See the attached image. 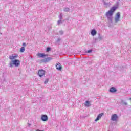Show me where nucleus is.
<instances>
[{
	"mask_svg": "<svg viewBox=\"0 0 131 131\" xmlns=\"http://www.w3.org/2000/svg\"><path fill=\"white\" fill-rule=\"evenodd\" d=\"M51 60H53V58L52 57H47L46 58H44L41 60V62L42 63H48V62H50V61H51Z\"/></svg>",
	"mask_w": 131,
	"mask_h": 131,
	"instance_id": "5",
	"label": "nucleus"
},
{
	"mask_svg": "<svg viewBox=\"0 0 131 131\" xmlns=\"http://www.w3.org/2000/svg\"><path fill=\"white\" fill-rule=\"evenodd\" d=\"M91 34L92 35V36H95L96 34H97V31L95 29H93L91 30Z\"/></svg>",
	"mask_w": 131,
	"mask_h": 131,
	"instance_id": "13",
	"label": "nucleus"
},
{
	"mask_svg": "<svg viewBox=\"0 0 131 131\" xmlns=\"http://www.w3.org/2000/svg\"><path fill=\"white\" fill-rule=\"evenodd\" d=\"M118 118V116H117V114H114L111 116V120L112 121H116Z\"/></svg>",
	"mask_w": 131,
	"mask_h": 131,
	"instance_id": "6",
	"label": "nucleus"
},
{
	"mask_svg": "<svg viewBox=\"0 0 131 131\" xmlns=\"http://www.w3.org/2000/svg\"><path fill=\"white\" fill-rule=\"evenodd\" d=\"M120 12H117L115 16V23H118L120 21Z\"/></svg>",
	"mask_w": 131,
	"mask_h": 131,
	"instance_id": "3",
	"label": "nucleus"
},
{
	"mask_svg": "<svg viewBox=\"0 0 131 131\" xmlns=\"http://www.w3.org/2000/svg\"><path fill=\"white\" fill-rule=\"evenodd\" d=\"M41 119L42 121H48L49 120V118L48 117V116L47 115H42Z\"/></svg>",
	"mask_w": 131,
	"mask_h": 131,
	"instance_id": "7",
	"label": "nucleus"
},
{
	"mask_svg": "<svg viewBox=\"0 0 131 131\" xmlns=\"http://www.w3.org/2000/svg\"><path fill=\"white\" fill-rule=\"evenodd\" d=\"M48 82H49V79H46L45 81H44V83L45 84H47V83H48Z\"/></svg>",
	"mask_w": 131,
	"mask_h": 131,
	"instance_id": "24",
	"label": "nucleus"
},
{
	"mask_svg": "<svg viewBox=\"0 0 131 131\" xmlns=\"http://www.w3.org/2000/svg\"><path fill=\"white\" fill-rule=\"evenodd\" d=\"M20 65H21V62L19 60L17 59L12 60L9 63L10 67H14V66H15V67H18V66H20Z\"/></svg>",
	"mask_w": 131,
	"mask_h": 131,
	"instance_id": "2",
	"label": "nucleus"
},
{
	"mask_svg": "<svg viewBox=\"0 0 131 131\" xmlns=\"http://www.w3.org/2000/svg\"><path fill=\"white\" fill-rule=\"evenodd\" d=\"M121 103L123 106H127V102H125L123 99L121 100Z\"/></svg>",
	"mask_w": 131,
	"mask_h": 131,
	"instance_id": "15",
	"label": "nucleus"
},
{
	"mask_svg": "<svg viewBox=\"0 0 131 131\" xmlns=\"http://www.w3.org/2000/svg\"><path fill=\"white\" fill-rule=\"evenodd\" d=\"M95 41H98V40L101 41L103 40V36L101 35L100 33L98 34V38L95 39Z\"/></svg>",
	"mask_w": 131,
	"mask_h": 131,
	"instance_id": "8",
	"label": "nucleus"
},
{
	"mask_svg": "<svg viewBox=\"0 0 131 131\" xmlns=\"http://www.w3.org/2000/svg\"><path fill=\"white\" fill-rule=\"evenodd\" d=\"M59 33L60 35H63V34H64V32L62 30H60L59 31Z\"/></svg>",
	"mask_w": 131,
	"mask_h": 131,
	"instance_id": "22",
	"label": "nucleus"
},
{
	"mask_svg": "<svg viewBox=\"0 0 131 131\" xmlns=\"http://www.w3.org/2000/svg\"><path fill=\"white\" fill-rule=\"evenodd\" d=\"M103 4L106 7H110V3H106V2H105V1H103Z\"/></svg>",
	"mask_w": 131,
	"mask_h": 131,
	"instance_id": "18",
	"label": "nucleus"
},
{
	"mask_svg": "<svg viewBox=\"0 0 131 131\" xmlns=\"http://www.w3.org/2000/svg\"><path fill=\"white\" fill-rule=\"evenodd\" d=\"M23 47H26V43H23V45H22Z\"/></svg>",
	"mask_w": 131,
	"mask_h": 131,
	"instance_id": "27",
	"label": "nucleus"
},
{
	"mask_svg": "<svg viewBox=\"0 0 131 131\" xmlns=\"http://www.w3.org/2000/svg\"><path fill=\"white\" fill-rule=\"evenodd\" d=\"M93 51V50H88L87 51H86V52L88 53L89 54H90V53H92V52Z\"/></svg>",
	"mask_w": 131,
	"mask_h": 131,
	"instance_id": "26",
	"label": "nucleus"
},
{
	"mask_svg": "<svg viewBox=\"0 0 131 131\" xmlns=\"http://www.w3.org/2000/svg\"><path fill=\"white\" fill-rule=\"evenodd\" d=\"M85 106L86 107H89V106H90V101H86L85 103Z\"/></svg>",
	"mask_w": 131,
	"mask_h": 131,
	"instance_id": "19",
	"label": "nucleus"
},
{
	"mask_svg": "<svg viewBox=\"0 0 131 131\" xmlns=\"http://www.w3.org/2000/svg\"><path fill=\"white\" fill-rule=\"evenodd\" d=\"M59 20H62L63 19V16H62V13H60V14L59 16Z\"/></svg>",
	"mask_w": 131,
	"mask_h": 131,
	"instance_id": "23",
	"label": "nucleus"
},
{
	"mask_svg": "<svg viewBox=\"0 0 131 131\" xmlns=\"http://www.w3.org/2000/svg\"><path fill=\"white\" fill-rule=\"evenodd\" d=\"M130 100H131V98H130Z\"/></svg>",
	"mask_w": 131,
	"mask_h": 131,
	"instance_id": "28",
	"label": "nucleus"
},
{
	"mask_svg": "<svg viewBox=\"0 0 131 131\" xmlns=\"http://www.w3.org/2000/svg\"><path fill=\"white\" fill-rule=\"evenodd\" d=\"M64 12H69L70 11V9L68 7H66L63 9Z\"/></svg>",
	"mask_w": 131,
	"mask_h": 131,
	"instance_id": "17",
	"label": "nucleus"
},
{
	"mask_svg": "<svg viewBox=\"0 0 131 131\" xmlns=\"http://www.w3.org/2000/svg\"><path fill=\"white\" fill-rule=\"evenodd\" d=\"M50 51H51V48L50 47H47V52H50Z\"/></svg>",
	"mask_w": 131,
	"mask_h": 131,
	"instance_id": "25",
	"label": "nucleus"
},
{
	"mask_svg": "<svg viewBox=\"0 0 131 131\" xmlns=\"http://www.w3.org/2000/svg\"><path fill=\"white\" fill-rule=\"evenodd\" d=\"M56 68L57 70H59L60 71L62 70V66H61V63H60V62L56 63Z\"/></svg>",
	"mask_w": 131,
	"mask_h": 131,
	"instance_id": "9",
	"label": "nucleus"
},
{
	"mask_svg": "<svg viewBox=\"0 0 131 131\" xmlns=\"http://www.w3.org/2000/svg\"><path fill=\"white\" fill-rule=\"evenodd\" d=\"M25 52V47H22L20 48V53H24Z\"/></svg>",
	"mask_w": 131,
	"mask_h": 131,
	"instance_id": "16",
	"label": "nucleus"
},
{
	"mask_svg": "<svg viewBox=\"0 0 131 131\" xmlns=\"http://www.w3.org/2000/svg\"><path fill=\"white\" fill-rule=\"evenodd\" d=\"M61 40H62V39L61 38H58L56 40L57 43H59V42H60Z\"/></svg>",
	"mask_w": 131,
	"mask_h": 131,
	"instance_id": "20",
	"label": "nucleus"
},
{
	"mask_svg": "<svg viewBox=\"0 0 131 131\" xmlns=\"http://www.w3.org/2000/svg\"><path fill=\"white\" fill-rule=\"evenodd\" d=\"M62 23H63V21H62V19H59L58 21H57V24L59 25V24H62Z\"/></svg>",
	"mask_w": 131,
	"mask_h": 131,
	"instance_id": "21",
	"label": "nucleus"
},
{
	"mask_svg": "<svg viewBox=\"0 0 131 131\" xmlns=\"http://www.w3.org/2000/svg\"><path fill=\"white\" fill-rule=\"evenodd\" d=\"M117 7L114 6L111 8V9L106 13L105 16L107 17V21L109 23H112V19H113V13L115 11H116Z\"/></svg>",
	"mask_w": 131,
	"mask_h": 131,
	"instance_id": "1",
	"label": "nucleus"
},
{
	"mask_svg": "<svg viewBox=\"0 0 131 131\" xmlns=\"http://www.w3.org/2000/svg\"><path fill=\"white\" fill-rule=\"evenodd\" d=\"M38 57H40V58H43V57H46L48 56V55L45 54L44 53H38Z\"/></svg>",
	"mask_w": 131,
	"mask_h": 131,
	"instance_id": "14",
	"label": "nucleus"
},
{
	"mask_svg": "<svg viewBox=\"0 0 131 131\" xmlns=\"http://www.w3.org/2000/svg\"><path fill=\"white\" fill-rule=\"evenodd\" d=\"M18 58V55L17 54H14L12 56H9V59L10 60H14V59H17Z\"/></svg>",
	"mask_w": 131,
	"mask_h": 131,
	"instance_id": "11",
	"label": "nucleus"
},
{
	"mask_svg": "<svg viewBox=\"0 0 131 131\" xmlns=\"http://www.w3.org/2000/svg\"><path fill=\"white\" fill-rule=\"evenodd\" d=\"M110 93H115L116 92H117V90L114 87H112L110 89Z\"/></svg>",
	"mask_w": 131,
	"mask_h": 131,
	"instance_id": "12",
	"label": "nucleus"
},
{
	"mask_svg": "<svg viewBox=\"0 0 131 131\" xmlns=\"http://www.w3.org/2000/svg\"><path fill=\"white\" fill-rule=\"evenodd\" d=\"M103 113H101V114H99L96 119H95V121H98V120H100V119H101V117H102V116H103Z\"/></svg>",
	"mask_w": 131,
	"mask_h": 131,
	"instance_id": "10",
	"label": "nucleus"
},
{
	"mask_svg": "<svg viewBox=\"0 0 131 131\" xmlns=\"http://www.w3.org/2000/svg\"><path fill=\"white\" fill-rule=\"evenodd\" d=\"M46 75V71L43 69L39 70L38 72V75L39 76V77H42V76H44V75Z\"/></svg>",
	"mask_w": 131,
	"mask_h": 131,
	"instance_id": "4",
	"label": "nucleus"
}]
</instances>
